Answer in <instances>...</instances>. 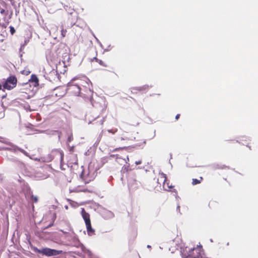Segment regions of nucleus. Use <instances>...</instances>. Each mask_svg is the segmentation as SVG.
Masks as SVG:
<instances>
[{"label":"nucleus","instance_id":"obj_30","mask_svg":"<svg viewBox=\"0 0 258 258\" xmlns=\"http://www.w3.org/2000/svg\"><path fill=\"white\" fill-rule=\"evenodd\" d=\"M21 152L23 153H26V152L24 150H23V149L21 150Z\"/></svg>","mask_w":258,"mask_h":258},{"label":"nucleus","instance_id":"obj_13","mask_svg":"<svg viewBox=\"0 0 258 258\" xmlns=\"http://www.w3.org/2000/svg\"><path fill=\"white\" fill-rule=\"evenodd\" d=\"M203 180V178L202 177H200L199 179L194 178L192 179V184L195 185L198 184H200Z\"/></svg>","mask_w":258,"mask_h":258},{"label":"nucleus","instance_id":"obj_20","mask_svg":"<svg viewBox=\"0 0 258 258\" xmlns=\"http://www.w3.org/2000/svg\"><path fill=\"white\" fill-rule=\"evenodd\" d=\"M10 33H11V34L12 35H13L15 33V32H16L14 27L12 26H11L10 27Z\"/></svg>","mask_w":258,"mask_h":258},{"label":"nucleus","instance_id":"obj_31","mask_svg":"<svg viewBox=\"0 0 258 258\" xmlns=\"http://www.w3.org/2000/svg\"><path fill=\"white\" fill-rule=\"evenodd\" d=\"M48 77V78H49V79L50 81H52V80H51V79H50V78L49 77Z\"/></svg>","mask_w":258,"mask_h":258},{"label":"nucleus","instance_id":"obj_8","mask_svg":"<svg viewBox=\"0 0 258 258\" xmlns=\"http://www.w3.org/2000/svg\"><path fill=\"white\" fill-rule=\"evenodd\" d=\"M81 215L85 221V224L91 222L90 215L86 212L84 208L82 209Z\"/></svg>","mask_w":258,"mask_h":258},{"label":"nucleus","instance_id":"obj_29","mask_svg":"<svg viewBox=\"0 0 258 258\" xmlns=\"http://www.w3.org/2000/svg\"><path fill=\"white\" fill-rule=\"evenodd\" d=\"M3 90V83L2 84L0 83V90Z\"/></svg>","mask_w":258,"mask_h":258},{"label":"nucleus","instance_id":"obj_4","mask_svg":"<svg viewBox=\"0 0 258 258\" xmlns=\"http://www.w3.org/2000/svg\"><path fill=\"white\" fill-rule=\"evenodd\" d=\"M201 252V248L194 247L186 253H183L182 258H198Z\"/></svg>","mask_w":258,"mask_h":258},{"label":"nucleus","instance_id":"obj_5","mask_svg":"<svg viewBox=\"0 0 258 258\" xmlns=\"http://www.w3.org/2000/svg\"><path fill=\"white\" fill-rule=\"evenodd\" d=\"M81 90L80 86L77 84L70 83L67 88L68 93L75 96L80 95Z\"/></svg>","mask_w":258,"mask_h":258},{"label":"nucleus","instance_id":"obj_3","mask_svg":"<svg viewBox=\"0 0 258 258\" xmlns=\"http://www.w3.org/2000/svg\"><path fill=\"white\" fill-rule=\"evenodd\" d=\"M157 182L160 184L162 183L163 188L165 190L171 191L174 187V186L169 184V182L167 181V177L166 175L163 173L159 174Z\"/></svg>","mask_w":258,"mask_h":258},{"label":"nucleus","instance_id":"obj_12","mask_svg":"<svg viewBox=\"0 0 258 258\" xmlns=\"http://www.w3.org/2000/svg\"><path fill=\"white\" fill-rule=\"evenodd\" d=\"M61 89H62V88H58L55 90V91L56 92L55 93L56 96H58V97H62L63 96V95L64 94V91H62V92L60 93V91Z\"/></svg>","mask_w":258,"mask_h":258},{"label":"nucleus","instance_id":"obj_28","mask_svg":"<svg viewBox=\"0 0 258 258\" xmlns=\"http://www.w3.org/2000/svg\"><path fill=\"white\" fill-rule=\"evenodd\" d=\"M180 114H177L175 116V119L177 120L180 117Z\"/></svg>","mask_w":258,"mask_h":258},{"label":"nucleus","instance_id":"obj_21","mask_svg":"<svg viewBox=\"0 0 258 258\" xmlns=\"http://www.w3.org/2000/svg\"><path fill=\"white\" fill-rule=\"evenodd\" d=\"M0 13L2 15H5V16H7L8 14V13L6 12V11L4 9H0Z\"/></svg>","mask_w":258,"mask_h":258},{"label":"nucleus","instance_id":"obj_1","mask_svg":"<svg viewBox=\"0 0 258 258\" xmlns=\"http://www.w3.org/2000/svg\"><path fill=\"white\" fill-rule=\"evenodd\" d=\"M3 82V91L11 90L15 88L17 84V79L14 75H10L7 79H4Z\"/></svg>","mask_w":258,"mask_h":258},{"label":"nucleus","instance_id":"obj_19","mask_svg":"<svg viewBox=\"0 0 258 258\" xmlns=\"http://www.w3.org/2000/svg\"><path fill=\"white\" fill-rule=\"evenodd\" d=\"M21 74L24 75H28L30 73V71L28 70H24L21 72Z\"/></svg>","mask_w":258,"mask_h":258},{"label":"nucleus","instance_id":"obj_9","mask_svg":"<svg viewBox=\"0 0 258 258\" xmlns=\"http://www.w3.org/2000/svg\"><path fill=\"white\" fill-rule=\"evenodd\" d=\"M86 226L88 234L90 236L94 235L95 234V230L94 229H93L92 228L91 222L86 224Z\"/></svg>","mask_w":258,"mask_h":258},{"label":"nucleus","instance_id":"obj_14","mask_svg":"<svg viewBox=\"0 0 258 258\" xmlns=\"http://www.w3.org/2000/svg\"><path fill=\"white\" fill-rule=\"evenodd\" d=\"M62 57L64 61L69 60V59H70V55L69 52L66 51L64 53H62Z\"/></svg>","mask_w":258,"mask_h":258},{"label":"nucleus","instance_id":"obj_27","mask_svg":"<svg viewBox=\"0 0 258 258\" xmlns=\"http://www.w3.org/2000/svg\"><path fill=\"white\" fill-rule=\"evenodd\" d=\"M141 163H142V161H141V160H139V161H136V162H135V164H136V165H139V164H141Z\"/></svg>","mask_w":258,"mask_h":258},{"label":"nucleus","instance_id":"obj_18","mask_svg":"<svg viewBox=\"0 0 258 258\" xmlns=\"http://www.w3.org/2000/svg\"><path fill=\"white\" fill-rule=\"evenodd\" d=\"M31 200L32 201H33V202H35V203H37L38 201V198L37 196H35L34 195H32L31 196Z\"/></svg>","mask_w":258,"mask_h":258},{"label":"nucleus","instance_id":"obj_2","mask_svg":"<svg viewBox=\"0 0 258 258\" xmlns=\"http://www.w3.org/2000/svg\"><path fill=\"white\" fill-rule=\"evenodd\" d=\"M34 250L36 252L40 253L47 256L57 255L61 254L62 252V250H58L47 247L43 248L41 249H39L37 247H35L34 248Z\"/></svg>","mask_w":258,"mask_h":258},{"label":"nucleus","instance_id":"obj_22","mask_svg":"<svg viewBox=\"0 0 258 258\" xmlns=\"http://www.w3.org/2000/svg\"><path fill=\"white\" fill-rule=\"evenodd\" d=\"M88 93L89 94V96L87 97V98L88 99H91L92 97L93 92L91 91L90 90H89Z\"/></svg>","mask_w":258,"mask_h":258},{"label":"nucleus","instance_id":"obj_26","mask_svg":"<svg viewBox=\"0 0 258 258\" xmlns=\"http://www.w3.org/2000/svg\"><path fill=\"white\" fill-rule=\"evenodd\" d=\"M108 132H109V133H112V134H114L115 133H116V132H117V130L116 129V130H113V131H112L111 130H108Z\"/></svg>","mask_w":258,"mask_h":258},{"label":"nucleus","instance_id":"obj_24","mask_svg":"<svg viewBox=\"0 0 258 258\" xmlns=\"http://www.w3.org/2000/svg\"><path fill=\"white\" fill-rule=\"evenodd\" d=\"M28 42H29V40L25 39H24V42L22 44L21 47H24L28 43Z\"/></svg>","mask_w":258,"mask_h":258},{"label":"nucleus","instance_id":"obj_16","mask_svg":"<svg viewBox=\"0 0 258 258\" xmlns=\"http://www.w3.org/2000/svg\"><path fill=\"white\" fill-rule=\"evenodd\" d=\"M216 168L217 169H229V167L227 166H226L225 165H219V164H217L216 165Z\"/></svg>","mask_w":258,"mask_h":258},{"label":"nucleus","instance_id":"obj_6","mask_svg":"<svg viewBox=\"0 0 258 258\" xmlns=\"http://www.w3.org/2000/svg\"><path fill=\"white\" fill-rule=\"evenodd\" d=\"M60 55L58 54L57 50H55L54 52H50L46 56L47 59L50 60L52 62H56L59 61V57Z\"/></svg>","mask_w":258,"mask_h":258},{"label":"nucleus","instance_id":"obj_7","mask_svg":"<svg viewBox=\"0 0 258 258\" xmlns=\"http://www.w3.org/2000/svg\"><path fill=\"white\" fill-rule=\"evenodd\" d=\"M93 189L92 187L87 188L85 187L82 185H79L77 187H76L74 189V191L75 192H92Z\"/></svg>","mask_w":258,"mask_h":258},{"label":"nucleus","instance_id":"obj_15","mask_svg":"<svg viewBox=\"0 0 258 258\" xmlns=\"http://www.w3.org/2000/svg\"><path fill=\"white\" fill-rule=\"evenodd\" d=\"M61 35L63 38H64V37L66 36L67 30L66 29H64V27L62 25L61 26Z\"/></svg>","mask_w":258,"mask_h":258},{"label":"nucleus","instance_id":"obj_25","mask_svg":"<svg viewBox=\"0 0 258 258\" xmlns=\"http://www.w3.org/2000/svg\"><path fill=\"white\" fill-rule=\"evenodd\" d=\"M128 167H129V166H127V167H125V166H123V168H122V170L123 171H128V170H129L128 169Z\"/></svg>","mask_w":258,"mask_h":258},{"label":"nucleus","instance_id":"obj_10","mask_svg":"<svg viewBox=\"0 0 258 258\" xmlns=\"http://www.w3.org/2000/svg\"><path fill=\"white\" fill-rule=\"evenodd\" d=\"M29 81L34 83V86L36 87L39 85V80L37 77L35 75H32L31 76V79L29 80Z\"/></svg>","mask_w":258,"mask_h":258},{"label":"nucleus","instance_id":"obj_23","mask_svg":"<svg viewBox=\"0 0 258 258\" xmlns=\"http://www.w3.org/2000/svg\"><path fill=\"white\" fill-rule=\"evenodd\" d=\"M49 75H50V76H55V77H56V76H57L56 72V71H51V72L49 73Z\"/></svg>","mask_w":258,"mask_h":258},{"label":"nucleus","instance_id":"obj_11","mask_svg":"<svg viewBox=\"0 0 258 258\" xmlns=\"http://www.w3.org/2000/svg\"><path fill=\"white\" fill-rule=\"evenodd\" d=\"M53 154L54 155H58L60 156V160L61 162L62 161L64 156L63 152L62 151L55 150L52 152Z\"/></svg>","mask_w":258,"mask_h":258},{"label":"nucleus","instance_id":"obj_17","mask_svg":"<svg viewBox=\"0 0 258 258\" xmlns=\"http://www.w3.org/2000/svg\"><path fill=\"white\" fill-rule=\"evenodd\" d=\"M94 60H95L96 61L98 62L101 65L103 66H105L104 64H103V61L102 60H99L96 56L94 57L92 59V61H93Z\"/></svg>","mask_w":258,"mask_h":258}]
</instances>
